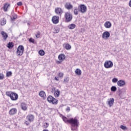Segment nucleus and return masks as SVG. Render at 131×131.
Listing matches in <instances>:
<instances>
[{"mask_svg":"<svg viewBox=\"0 0 131 131\" xmlns=\"http://www.w3.org/2000/svg\"><path fill=\"white\" fill-rule=\"evenodd\" d=\"M64 17L66 19L65 22H66V23H68L72 20V14H71L70 12H66L64 15Z\"/></svg>","mask_w":131,"mask_h":131,"instance_id":"nucleus-4","label":"nucleus"},{"mask_svg":"<svg viewBox=\"0 0 131 131\" xmlns=\"http://www.w3.org/2000/svg\"><path fill=\"white\" fill-rule=\"evenodd\" d=\"M104 26L105 28H111L112 24L110 21H106L104 23Z\"/></svg>","mask_w":131,"mask_h":131,"instance_id":"nucleus-16","label":"nucleus"},{"mask_svg":"<svg viewBox=\"0 0 131 131\" xmlns=\"http://www.w3.org/2000/svg\"><path fill=\"white\" fill-rule=\"evenodd\" d=\"M8 49H13V48L14 47V43L12 42H9L8 43V46H7Z\"/></svg>","mask_w":131,"mask_h":131,"instance_id":"nucleus-25","label":"nucleus"},{"mask_svg":"<svg viewBox=\"0 0 131 131\" xmlns=\"http://www.w3.org/2000/svg\"><path fill=\"white\" fill-rule=\"evenodd\" d=\"M27 121L30 123V122H33L34 120V116L33 115L29 114L26 117Z\"/></svg>","mask_w":131,"mask_h":131,"instance_id":"nucleus-7","label":"nucleus"},{"mask_svg":"<svg viewBox=\"0 0 131 131\" xmlns=\"http://www.w3.org/2000/svg\"><path fill=\"white\" fill-rule=\"evenodd\" d=\"M63 75H64V74H63V73H59L58 74V76L59 77H63Z\"/></svg>","mask_w":131,"mask_h":131,"instance_id":"nucleus-44","label":"nucleus"},{"mask_svg":"<svg viewBox=\"0 0 131 131\" xmlns=\"http://www.w3.org/2000/svg\"><path fill=\"white\" fill-rule=\"evenodd\" d=\"M112 82H113L114 83H116V82H118V79H117V78H114L112 79Z\"/></svg>","mask_w":131,"mask_h":131,"instance_id":"nucleus-37","label":"nucleus"},{"mask_svg":"<svg viewBox=\"0 0 131 131\" xmlns=\"http://www.w3.org/2000/svg\"><path fill=\"white\" fill-rule=\"evenodd\" d=\"M62 119L64 122H66V123H67V122L69 123V120H70V119H68V118H67L65 116H62Z\"/></svg>","mask_w":131,"mask_h":131,"instance_id":"nucleus-24","label":"nucleus"},{"mask_svg":"<svg viewBox=\"0 0 131 131\" xmlns=\"http://www.w3.org/2000/svg\"><path fill=\"white\" fill-rule=\"evenodd\" d=\"M21 109L23 110V111H26L27 110V104L25 102H23L20 104Z\"/></svg>","mask_w":131,"mask_h":131,"instance_id":"nucleus-14","label":"nucleus"},{"mask_svg":"<svg viewBox=\"0 0 131 131\" xmlns=\"http://www.w3.org/2000/svg\"><path fill=\"white\" fill-rule=\"evenodd\" d=\"M18 17V16L17 15V14H13L12 15V17L11 18L12 21H14L15 20H16V19H17V17Z\"/></svg>","mask_w":131,"mask_h":131,"instance_id":"nucleus-32","label":"nucleus"},{"mask_svg":"<svg viewBox=\"0 0 131 131\" xmlns=\"http://www.w3.org/2000/svg\"><path fill=\"white\" fill-rule=\"evenodd\" d=\"M4 77L5 76L4 75V74L0 73V80H2Z\"/></svg>","mask_w":131,"mask_h":131,"instance_id":"nucleus-42","label":"nucleus"},{"mask_svg":"<svg viewBox=\"0 0 131 131\" xmlns=\"http://www.w3.org/2000/svg\"><path fill=\"white\" fill-rule=\"evenodd\" d=\"M75 27H76V25L74 24H71L68 26V28H69V29H74Z\"/></svg>","mask_w":131,"mask_h":131,"instance_id":"nucleus-21","label":"nucleus"},{"mask_svg":"<svg viewBox=\"0 0 131 131\" xmlns=\"http://www.w3.org/2000/svg\"><path fill=\"white\" fill-rule=\"evenodd\" d=\"M28 25H30V24H29V23H28Z\"/></svg>","mask_w":131,"mask_h":131,"instance_id":"nucleus-51","label":"nucleus"},{"mask_svg":"<svg viewBox=\"0 0 131 131\" xmlns=\"http://www.w3.org/2000/svg\"><path fill=\"white\" fill-rule=\"evenodd\" d=\"M54 79H55V80H57V81H58V80H59V79L58 78H57L56 77H55L54 78Z\"/></svg>","mask_w":131,"mask_h":131,"instance_id":"nucleus-48","label":"nucleus"},{"mask_svg":"<svg viewBox=\"0 0 131 131\" xmlns=\"http://www.w3.org/2000/svg\"><path fill=\"white\" fill-rule=\"evenodd\" d=\"M38 54L39 55H40V56H45L46 53L45 52V51H43V50H40L39 51Z\"/></svg>","mask_w":131,"mask_h":131,"instance_id":"nucleus-27","label":"nucleus"},{"mask_svg":"<svg viewBox=\"0 0 131 131\" xmlns=\"http://www.w3.org/2000/svg\"><path fill=\"white\" fill-rule=\"evenodd\" d=\"M104 66L105 68L107 69L109 68H112L113 67V62L111 60H107L104 63Z\"/></svg>","mask_w":131,"mask_h":131,"instance_id":"nucleus-5","label":"nucleus"},{"mask_svg":"<svg viewBox=\"0 0 131 131\" xmlns=\"http://www.w3.org/2000/svg\"><path fill=\"white\" fill-rule=\"evenodd\" d=\"M25 123L26 124V125H29V121H26Z\"/></svg>","mask_w":131,"mask_h":131,"instance_id":"nucleus-47","label":"nucleus"},{"mask_svg":"<svg viewBox=\"0 0 131 131\" xmlns=\"http://www.w3.org/2000/svg\"><path fill=\"white\" fill-rule=\"evenodd\" d=\"M39 96H40V97L41 98L46 99V92H45L43 91H40L39 93Z\"/></svg>","mask_w":131,"mask_h":131,"instance_id":"nucleus-19","label":"nucleus"},{"mask_svg":"<svg viewBox=\"0 0 131 131\" xmlns=\"http://www.w3.org/2000/svg\"><path fill=\"white\" fill-rule=\"evenodd\" d=\"M42 131H49V130L44 129Z\"/></svg>","mask_w":131,"mask_h":131,"instance_id":"nucleus-50","label":"nucleus"},{"mask_svg":"<svg viewBox=\"0 0 131 131\" xmlns=\"http://www.w3.org/2000/svg\"><path fill=\"white\" fill-rule=\"evenodd\" d=\"M12 75V72L10 71L6 73V76L7 77H9V76H11Z\"/></svg>","mask_w":131,"mask_h":131,"instance_id":"nucleus-39","label":"nucleus"},{"mask_svg":"<svg viewBox=\"0 0 131 131\" xmlns=\"http://www.w3.org/2000/svg\"><path fill=\"white\" fill-rule=\"evenodd\" d=\"M120 127V128H121V129H123V130H126V129H127V128L126 127V126H124L123 125H121Z\"/></svg>","mask_w":131,"mask_h":131,"instance_id":"nucleus-38","label":"nucleus"},{"mask_svg":"<svg viewBox=\"0 0 131 131\" xmlns=\"http://www.w3.org/2000/svg\"><path fill=\"white\" fill-rule=\"evenodd\" d=\"M113 104H114V98H110L108 99L107 105H108L109 107H112Z\"/></svg>","mask_w":131,"mask_h":131,"instance_id":"nucleus-13","label":"nucleus"},{"mask_svg":"<svg viewBox=\"0 0 131 131\" xmlns=\"http://www.w3.org/2000/svg\"><path fill=\"white\" fill-rule=\"evenodd\" d=\"M6 95L8 96V97H10L12 101H17V100H18V96L17 93H15L12 91H7Z\"/></svg>","mask_w":131,"mask_h":131,"instance_id":"nucleus-2","label":"nucleus"},{"mask_svg":"<svg viewBox=\"0 0 131 131\" xmlns=\"http://www.w3.org/2000/svg\"><path fill=\"white\" fill-rule=\"evenodd\" d=\"M117 84L119 86H124L125 85V81L123 80H119L117 82Z\"/></svg>","mask_w":131,"mask_h":131,"instance_id":"nucleus-11","label":"nucleus"},{"mask_svg":"<svg viewBox=\"0 0 131 131\" xmlns=\"http://www.w3.org/2000/svg\"><path fill=\"white\" fill-rule=\"evenodd\" d=\"M79 11L82 13V14H84V13L86 12V6L84 5V4H81L80 5L79 7Z\"/></svg>","mask_w":131,"mask_h":131,"instance_id":"nucleus-6","label":"nucleus"},{"mask_svg":"<svg viewBox=\"0 0 131 131\" xmlns=\"http://www.w3.org/2000/svg\"><path fill=\"white\" fill-rule=\"evenodd\" d=\"M53 99H54V97L51 95L49 96L47 98L48 102H49V103H52V102H53Z\"/></svg>","mask_w":131,"mask_h":131,"instance_id":"nucleus-23","label":"nucleus"},{"mask_svg":"<svg viewBox=\"0 0 131 131\" xmlns=\"http://www.w3.org/2000/svg\"><path fill=\"white\" fill-rule=\"evenodd\" d=\"M9 7H10V4H5L4 5L3 9H4V12H7V11H8V8H9Z\"/></svg>","mask_w":131,"mask_h":131,"instance_id":"nucleus-20","label":"nucleus"},{"mask_svg":"<svg viewBox=\"0 0 131 131\" xmlns=\"http://www.w3.org/2000/svg\"><path fill=\"white\" fill-rule=\"evenodd\" d=\"M17 113V108H13L9 111V114L10 115H14Z\"/></svg>","mask_w":131,"mask_h":131,"instance_id":"nucleus-15","label":"nucleus"},{"mask_svg":"<svg viewBox=\"0 0 131 131\" xmlns=\"http://www.w3.org/2000/svg\"><path fill=\"white\" fill-rule=\"evenodd\" d=\"M1 34L2 35V36L3 37V38L4 39V40H7V38H8V37H9V35H8V34H7V33H6V32L2 31L1 32Z\"/></svg>","mask_w":131,"mask_h":131,"instance_id":"nucleus-12","label":"nucleus"},{"mask_svg":"<svg viewBox=\"0 0 131 131\" xmlns=\"http://www.w3.org/2000/svg\"><path fill=\"white\" fill-rule=\"evenodd\" d=\"M29 41H30V42H32V43H34V45L36 44V42L35 41V40L32 38H30L29 39Z\"/></svg>","mask_w":131,"mask_h":131,"instance_id":"nucleus-31","label":"nucleus"},{"mask_svg":"<svg viewBox=\"0 0 131 131\" xmlns=\"http://www.w3.org/2000/svg\"><path fill=\"white\" fill-rule=\"evenodd\" d=\"M55 12L56 13V14H57V15H62L63 11H62V9L58 7L57 8H55Z\"/></svg>","mask_w":131,"mask_h":131,"instance_id":"nucleus-9","label":"nucleus"},{"mask_svg":"<svg viewBox=\"0 0 131 131\" xmlns=\"http://www.w3.org/2000/svg\"><path fill=\"white\" fill-rule=\"evenodd\" d=\"M17 6H22V5H23V4L22 3V2H19L17 3Z\"/></svg>","mask_w":131,"mask_h":131,"instance_id":"nucleus-45","label":"nucleus"},{"mask_svg":"<svg viewBox=\"0 0 131 131\" xmlns=\"http://www.w3.org/2000/svg\"><path fill=\"white\" fill-rule=\"evenodd\" d=\"M111 92H113L114 93H115L116 91H117V88L115 86H112L111 88Z\"/></svg>","mask_w":131,"mask_h":131,"instance_id":"nucleus-29","label":"nucleus"},{"mask_svg":"<svg viewBox=\"0 0 131 131\" xmlns=\"http://www.w3.org/2000/svg\"><path fill=\"white\" fill-rule=\"evenodd\" d=\"M110 37V33L108 31L103 32L102 34V38H109Z\"/></svg>","mask_w":131,"mask_h":131,"instance_id":"nucleus-10","label":"nucleus"},{"mask_svg":"<svg viewBox=\"0 0 131 131\" xmlns=\"http://www.w3.org/2000/svg\"><path fill=\"white\" fill-rule=\"evenodd\" d=\"M75 73H76V75H81V70L79 69H76Z\"/></svg>","mask_w":131,"mask_h":131,"instance_id":"nucleus-22","label":"nucleus"},{"mask_svg":"<svg viewBox=\"0 0 131 131\" xmlns=\"http://www.w3.org/2000/svg\"><path fill=\"white\" fill-rule=\"evenodd\" d=\"M54 95L56 96L57 97L60 96V90H59V89H57V91L54 92Z\"/></svg>","mask_w":131,"mask_h":131,"instance_id":"nucleus-30","label":"nucleus"},{"mask_svg":"<svg viewBox=\"0 0 131 131\" xmlns=\"http://www.w3.org/2000/svg\"><path fill=\"white\" fill-rule=\"evenodd\" d=\"M78 9L77 8H75V9L74 10V14L76 15H78Z\"/></svg>","mask_w":131,"mask_h":131,"instance_id":"nucleus-33","label":"nucleus"},{"mask_svg":"<svg viewBox=\"0 0 131 131\" xmlns=\"http://www.w3.org/2000/svg\"><path fill=\"white\" fill-rule=\"evenodd\" d=\"M44 128H48L49 127V123H45L43 125Z\"/></svg>","mask_w":131,"mask_h":131,"instance_id":"nucleus-41","label":"nucleus"},{"mask_svg":"<svg viewBox=\"0 0 131 131\" xmlns=\"http://www.w3.org/2000/svg\"><path fill=\"white\" fill-rule=\"evenodd\" d=\"M40 35V32L38 31L37 33L36 34V37L37 38H39V36Z\"/></svg>","mask_w":131,"mask_h":131,"instance_id":"nucleus-40","label":"nucleus"},{"mask_svg":"<svg viewBox=\"0 0 131 131\" xmlns=\"http://www.w3.org/2000/svg\"><path fill=\"white\" fill-rule=\"evenodd\" d=\"M55 92H56V88L52 87V91H51V92L55 93Z\"/></svg>","mask_w":131,"mask_h":131,"instance_id":"nucleus-43","label":"nucleus"},{"mask_svg":"<svg viewBox=\"0 0 131 131\" xmlns=\"http://www.w3.org/2000/svg\"><path fill=\"white\" fill-rule=\"evenodd\" d=\"M68 81H69V77H67L64 79L63 82L64 83H68Z\"/></svg>","mask_w":131,"mask_h":131,"instance_id":"nucleus-35","label":"nucleus"},{"mask_svg":"<svg viewBox=\"0 0 131 131\" xmlns=\"http://www.w3.org/2000/svg\"><path fill=\"white\" fill-rule=\"evenodd\" d=\"M66 111H67L68 112H69V111H70V107L69 106H67V108H66Z\"/></svg>","mask_w":131,"mask_h":131,"instance_id":"nucleus-46","label":"nucleus"},{"mask_svg":"<svg viewBox=\"0 0 131 131\" xmlns=\"http://www.w3.org/2000/svg\"><path fill=\"white\" fill-rule=\"evenodd\" d=\"M24 52V47L22 45H19L16 51V54L17 56H22Z\"/></svg>","mask_w":131,"mask_h":131,"instance_id":"nucleus-3","label":"nucleus"},{"mask_svg":"<svg viewBox=\"0 0 131 131\" xmlns=\"http://www.w3.org/2000/svg\"><path fill=\"white\" fill-rule=\"evenodd\" d=\"M58 59L60 60V61H64V59H66V56H65L63 54H60L58 56Z\"/></svg>","mask_w":131,"mask_h":131,"instance_id":"nucleus-18","label":"nucleus"},{"mask_svg":"<svg viewBox=\"0 0 131 131\" xmlns=\"http://www.w3.org/2000/svg\"><path fill=\"white\" fill-rule=\"evenodd\" d=\"M58 102L59 101L58 100H57L55 98H53V99L52 100V102H51V103L52 104H53V105H57Z\"/></svg>","mask_w":131,"mask_h":131,"instance_id":"nucleus-26","label":"nucleus"},{"mask_svg":"<svg viewBox=\"0 0 131 131\" xmlns=\"http://www.w3.org/2000/svg\"><path fill=\"white\" fill-rule=\"evenodd\" d=\"M58 63H61V61H58Z\"/></svg>","mask_w":131,"mask_h":131,"instance_id":"nucleus-52","label":"nucleus"},{"mask_svg":"<svg viewBox=\"0 0 131 131\" xmlns=\"http://www.w3.org/2000/svg\"><path fill=\"white\" fill-rule=\"evenodd\" d=\"M65 8L66 9H67V10H71V9L73 8V6L70 4V3H66L65 5Z\"/></svg>","mask_w":131,"mask_h":131,"instance_id":"nucleus-17","label":"nucleus"},{"mask_svg":"<svg viewBox=\"0 0 131 131\" xmlns=\"http://www.w3.org/2000/svg\"><path fill=\"white\" fill-rule=\"evenodd\" d=\"M65 49L67 50H71V45H69V43H67L65 46Z\"/></svg>","mask_w":131,"mask_h":131,"instance_id":"nucleus-28","label":"nucleus"},{"mask_svg":"<svg viewBox=\"0 0 131 131\" xmlns=\"http://www.w3.org/2000/svg\"><path fill=\"white\" fill-rule=\"evenodd\" d=\"M129 6L131 8V0L129 2Z\"/></svg>","mask_w":131,"mask_h":131,"instance_id":"nucleus-49","label":"nucleus"},{"mask_svg":"<svg viewBox=\"0 0 131 131\" xmlns=\"http://www.w3.org/2000/svg\"><path fill=\"white\" fill-rule=\"evenodd\" d=\"M6 20L5 19V18H4L3 20L1 22L2 26H4V25H6Z\"/></svg>","mask_w":131,"mask_h":131,"instance_id":"nucleus-36","label":"nucleus"},{"mask_svg":"<svg viewBox=\"0 0 131 131\" xmlns=\"http://www.w3.org/2000/svg\"><path fill=\"white\" fill-rule=\"evenodd\" d=\"M59 32H60L59 28H54V33H59Z\"/></svg>","mask_w":131,"mask_h":131,"instance_id":"nucleus-34","label":"nucleus"},{"mask_svg":"<svg viewBox=\"0 0 131 131\" xmlns=\"http://www.w3.org/2000/svg\"><path fill=\"white\" fill-rule=\"evenodd\" d=\"M52 21L54 24H58L59 23V16L57 15L53 16Z\"/></svg>","mask_w":131,"mask_h":131,"instance_id":"nucleus-8","label":"nucleus"},{"mask_svg":"<svg viewBox=\"0 0 131 131\" xmlns=\"http://www.w3.org/2000/svg\"><path fill=\"white\" fill-rule=\"evenodd\" d=\"M69 123L71 124L72 130H77V128L79 126V121L76 118H71L69 120Z\"/></svg>","mask_w":131,"mask_h":131,"instance_id":"nucleus-1","label":"nucleus"}]
</instances>
